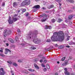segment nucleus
Masks as SVG:
<instances>
[{
  "instance_id": "nucleus-7",
  "label": "nucleus",
  "mask_w": 75,
  "mask_h": 75,
  "mask_svg": "<svg viewBox=\"0 0 75 75\" xmlns=\"http://www.w3.org/2000/svg\"><path fill=\"white\" fill-rule=\"evenodd\" d=\"M40 8V6L38 5L35 6L33 7V8H34L33 9L34 11H36L37 10V8Z\"/></svg>"
},
{
  "instance_id": "nucleus-35",
  "label": "nucleus",
  "mask_w": 75,
  "mask_h": 75,
  "mask_svg": "<svg viewBox=\"0 0 75 75\" xmlns=\"http://www.w3.org/2000/svg\"><path fill=\"white\" fill-rule=\"evenodd\" d=\"M38 58H36L35 59V62H36L37 61H38Z\"/></svg>"
},
{
  "instance_id": "nucleus-33",
  "label": "nucleus",
  "mask_w": 75,
  "mask_h": 75,
  "mask_svg": "<svg viewBox=\"0 0 75 75\" xmlns=\"http://www.w3.org/2000/svg\"><path fill=\"white\" fill-rule=\"evenodd\" d=\"M42 67H43V68H44V67H45V66L44 64H42Z\"/></svg>"
},
{
  "instance_id": "nucleus-57",
  "label": "nucleus",
  "mask_w": 75,
  "mask_h": 75,
  "mask_svg": "<svg viewBox=\"0 0 75 75\" xmlns=\"http://www.w3.org/2000/svg\"><path fill=\"white\" fill-rule=\"evenodd\" d=\"M42 9H43L44 10H45V8H44V7H43Z\"/></svg>"
},
{
  "instance_id": "nucleus-21",
  "label": "nucleus",
  "mask_w": 75,
  "mask_h": 75,
  "mask_svg": "<svg viewBox=\"0 0 75 75\" xmlns=\"http://www.w3.org/2000/svg\"><path fill=\"white\" fill-rule=\"evenodd\" d=\"M17 6V4L16 2H14L13 4V6L14 7H15V6Z\"/></svg>"
},
{
  "instance_id": "nucleus-16",
  "label": "nucleus",
  "mask_w": 75,
  "mask_h": 75,
  "mask_svg": "<svg viewBox=\"0 0 75 75\" xmlns=\"http://www.w3.org/2000/svg\"><path fill=\"white\" fill-rule=\"evenodd\" d=\"M67 1H69L70 3H74V1L73 0H66Z\"/></svg>"
},
{
  "instance_id": "nucleus-8",
  "label": "nucleus",
  "mask_w": 75,
  "mask_h": 75,
  "mask_svg": "<svg viewBox=\"0 0 75 75\" xmlns=\"http://www.w3.org/2000/svg\"><path fill=\"white\" fill-rule=\"evenodd\" d=\"M8 22L9 24H12L13 23V20H11V17H10V16H9V17Z\"/></svg>"
},
{
  "instance_id": "nucleus-10",
  "label": "nucleus",
  "mask_w": 75,
  "mask_h": 75,
  "mask_svg": "<svg viewBox=\"0 0 75 75\" xmlns=\"http://www.w3.org/2000/svg\"><path fill=\"white\" fill-rule=\"evenodd\" d=\"M5 51H6V52L5 53V54H7L8 52H9L10 53L11 52V51H10V50H9L8 49H6Z\"/></svg>"
},
{
  "instance_id": "nucleus-45",
  "label": "nucleus",
  "mask_w": 75,
  "mask_h": 75,
  "mask_svg": "<svg viewBox=\"0 0 75 75\" xmlns=\"http://www.w3.org/2000/svg\"><path fill=\"white\" fill-rule=\"evenodd\" d=\"M43 62V60H42V59H41L40 61V62Z\"/></svg>"
},
{
  "instance_id": "nucleus-51",
  "label": "nucleus",
  "mask_w": 75,
  "mask_h": 75,
  "mask_svg": "<svg viewBox=\"0 0 75 75\" xmlns=\"http://www.w3.org/2000/svg\"><path fill=\"white\" fill-rule=\"evenodd\" d=\"M3 27H0V30H2V29H3Z\"/></svg>"
},
{
  "instance_id": "nucleus-6",
  "label": "nucleus",
  "mask_w": 75,
  "mask_h": 75,
  "mask_svg": "<svg viewBox=\"0 0 75 75\" xmlns=\"http://www.w3.org/2000/svg\"><path fill=\"white\" fill-rule=\"evenodd\" d=\"M6 74V72L4 70L3 68L1 67L0 68V75H4Z\"/></svg>"
},
{
  "instance_id": "nucleus-29",
  "label": "nucleus",
  "mask_w": 75,
  "mask_h": 75,
  "mask_svg": "<svg viewBox=\"0 0 75 75\" xmlns=\"http://www.w3.org/2000/svg\"><path fill=\"white\" fill-rule=\"evenodd\" d=\"M46 67L47 69H50V66L48 65H46Z\"/></svg>"
},
{
  "instance_id": "nucleus-48",
  "label": "nucleus",
  "mask_w": 75,
  "mask_h": 75,
  "mask_svg": "<svg viewBox=\"0 0 75 75\" xmlns=\"http://www.w3.org/2000/svg\"><path fill=\"white\" fill-rule=\"evenodd\" d=\"M6 46H7V47H8V45H9V44L8 43H6Z\"/></svg>"
},
{
  "instance_id": "nucleus-58",
  "label": "nucleus",
  "mask_w": 75,
  "mask_h": 75,
  "mask_svg": "<svg viewBox=\"0 0 75 75\" xmlns=\"http://www.w3.org/2000/svg\"><path fill=\"white\" fill-rule=\"evenodd\" d=\"M1 50H4V48H1Z\"/></svg>"
},
{
  "instance_id": "nucleus-61",
  "label": "nucleus",
  "mask_w": 75,
  "mask_h": 75,
  "mask_svg": "<svg viewBox=\"0 0 75 75\" xmlns=\"http://www.w3.org/2000/svg\"><path fill=\"white\" fill-rule=\"evenodd\" d=\"M30 75H35V74H31Z\"/></svg>"
},
{
  "instance_id": "nucleus-12",
  "label": "nucleus",
  "mask_w": 75,
  "mask_h": 75,
  "mask_svg": "<svg viewBox=\"0 0 75 75\" xmlns=\"http://www.w3.org/2000/svg\"><path fill=\"white\" fill-rule=\"evenodd\" d=\"M8 40L11 42V43H14V40H13L12 39L9 38L8 39Z\"/></svg>"
},
{
  "instance_id": "nucleus-50",
  "label": "nucleus",
  "mask_w": 75,
  "mask_h": 75,
  "mask_svg": "<svg viewBox=\"0 0 75 75\" xmlns=\"http://www.w3.org/2000/svg\"><path fill=\"white\" fill-rule=\"evenodd\" d=\"M62 66H65V64H64V63H63L62 64Z\"/></svg>"
},
{
  "instance_id": "nucleus-18",
  "label": "nucleus",
  "mask_w": 75,
  "mask_h": 75,
  "mask_svg": "<svg viewBox=\"0 0 75 75\" xmlns=\"http://www.w3.org/2000/svg\"><path fill=\"white\" fill-rule=\"evenodd\" d=\"M28 71H30V72H34V70L33 69H28Z\"/></svg>"
},
{
  "instance_id": "nucleus-63",
  "label": "nucleus",
  "mask_w": 75,
  "mask_h": 75,
  "mask_svg": "<svg viewBox=\"0 0 75 75\" xmlns=\"http://www.w3.org/2000/svg\"><path fill=\"white\" fill-rule=\"evenodd\" d=\"M39 0H35L36 1H39Z\"/></svg>"
},
{
  "instance_id": "nucleus-46",
  "label": "nucleus",
  "mask_w": 75,
  "mask_h": 75,
  "mask_svg": "<svg viewBox=\"0 0 75 75\" xmlns=\"http://www.w3.org/2000/svg\"><path fill=\"white\" fill-rule=\"evenodd\" d=\"M66 47H67V48H69L70 47V46L68 45H66Z\"/></svg>"
},
{
  "instance_id": "nucleus-47",
  "label": "nucleus",
  "mask_w": 75,
  "mask_h": 75,
  "mask_svg": "<svg viewBox=\"0 0 75 75\" xmlns=\"http://www.w3.org/2000/svg\"><path fill=\"white\" fill-rule=\"evenodd\" d=\"M0 52H3V50H0Z\"/></svg>"
},
{
  "instance_id": "nucleus-14",
  "label": "nucleus",
  "mask_w": 75,
  "mask_h": 75,
  "mask_svg": "<svg viewBox=\"0 0 75 75\" xmlns=\"http://www.w3.org/2000/svg\"><path fill=\"white\" fill-rule=\"evenodd\" d=\"M34 66H35V68H36V69H40V68H39V67H38V66H37V64H35Z\"/></svg>"
},
{
  "instance_id": "nucleus-31",
  "label": "nucleus",
  "mask_w": 75,
  "mask_h": 75,
  "mask_svg": "<svg viewBox=\"0 0 75 75\" xmlns=\"http://www.w3.org/2000/svg\"><path fill=\"white\" fill-rule=\"evenodd\" d=\"M69 38H70V36H68L67 37V38L66 40L67 41H68V40H69Z\"/></svg>"
},
{
  "instance_id": "nucleus-2",
  "label": "nucleus",
  "mask_w": 75,
  "mask_h": 75,
  "mask_svg": "<svg viewBox=\"0 0 75 75\" xmlns=\"http://www.w3.org/2000/svg\"><path fill=\"white\" fill-rule=\"evenodd\" d=\"M32 35H31V34H29L27 37V39H30L31 38H35L33 40V42L34 43H35V44H39V43L40 42V40L37 38L36 35L34 36L31 37V36H32Z\"/></svg>"
},
{
  "instance_id": "nucleus-52",
  "label": "nucleus",
  "mask_w": 75,
  "mask_h": 75,
  "mask_svg": "<svg viewBox=\"0 0 75 75\" xmlns=\"http://www.w3.org/2000/svg\"><path fill=\"white\" fill-rule=\"evenodd\" d=\"M42 57H41V58H42V59H45V57H42Z\"/></svg>"
},
{
  "instance_id": "nucleus-40",
  "label": "nucleus",
  "mask_w": 75,
  "mask_h": 75,
  "mask_svg": "<svg viewBox=\"0 0 75 75\" xmlns=\"http://www.w3.org/2000/svg\"><path fill=\"white\" fill-rule=\"evenodd\" d=\"M28 15H29V13H27L26 14L25 16H26V17H27V16H28Z\"/></svg>"
},
{
  "instance_id": "nucleus-9",
  "label": "nucleus",
  "mask_w": 75,
  "mask_h": 75,
  "mask_svg": "<svg viewBox=\"0 0 75 75\" xmlns=\"http://www.w3.org/2000/svg\"><path fill=\"white\" fill-rule=\"evenodd\" d=\"M51 28H52V27L50 26H48L46 25L45 26V29H46L47 30L48 29H50V30H51Z\"/></svg>"
},
{
  "instance_id": "nucleus-22",
  "label": "nucleus",
  "mask_w": 75,
  "mask_h": 75,
  "mask_svg": "<svg viewBox=\"0 0 75 75\" xmlns=\"http://www.w3.org/2000/svg\"><path fill=\"white\" fill-rule=\"evenodd\" d=\"M64 47L62 45L60 46L59 47V49H62V48H63Z\"/></svg>"
},
{
  "instance_id": "nucleus-38",
  "label": "nucleus",
  "mask_w": 75,
  "mask_h": 75,
  "mask_svg": "<svg viewBox=\"0 0 75 75\" xmlns=\"http://www.w3.org/2000/svg\"><path fill=\"white\" fill-rule=\"evenodd\" d=\"M26 11V9H24L23 11H22L23 12H25Z\"/></svg>"
},
{
  "instance_id": "nucleus-53",
  "label": "nucleus",
  "mask_w": 75,
  "mask_h": 75,
  "mask_svg": "<svg viewBox=\"0 0 75 75\" xmlns=\"http://www.w3.org/2000/svg\"><path fill=\"white\" fill-rule=\"evenodd\" d=\"M18 33H20V29H18Z\"/></svg>"
},
{
  "instance_id": "nucleus-19",
  "label": "nucleus",
  "mask_w": 75,
  "mask_h": 75,
  "mask_svg": "<svg viewBox=\"0 0 75 75\" xmlns=\"http://www.w3.org/2000/svg\"><path fill=\"white\" fill-rule=\"evenodd\" d=\"M70 45H72L73 44H75V43L72 42H71L69 43Z\"/></svg>"
},
{
  "instance_id": "nucleus-55",
  "label": "nucleus",
  "mask_w": 75,
  "mask_h": 75,
  "mask_svg": "<svg viewBox=\"0 0 75 75\" xmlns=\"http://www.w3.org/2000/svg\"><path fill=\"white\" fill-rule=\"evenodd\" d=\"M47 62V61L46 60H45L44 61V63H45V62Z\"/></svg>"
},
{
  "instance_id": "nucleus-43",
  "label": "nucleus",
  "mask_w": 75,
  "mask_h": 75,
  "mask_svg": "<svg viewBox=\"0 0 75 75\" xmlns=\"http://www.w3.org/2000/svg\"><path fill=\"white\" fill-rule=\"evenodd\" d=\"M64 70L65 71V72L67 71V68H64Z\"/></svg>"
},
{
  "instance_id": "nucleus-36",
  "label": "nucleus",
  "mask_w": 75,
  "mask_h": 75,
  "mask_svg": "<svg viewBox=\"0 0 75 75\" xmlns=\"http://www.w3.org/2000/svg\"><path fill=\"white\" fill-rule=\"evenodd\" d=\"M2 6H5V3H3L2 4Z\"/></svg>"
},
{
  "instance_id": "nucleus-11",
  "label": "nucleus",
  "mask_w": 75,
  "mask_h": 75,
  "mask_svg": "<svg viewBox=\"0 0 75 75\" xmlns=\"http://www.w3.org/2000/svg\"><path fill=\"white\" fill-rule=\"evenodd\" d=\"M12 20L13 21H14V22H16V21H17L18 20H19V19H18V18H12Z\"/></svg>"
},
{
  "instance_id": "nucleus-39",
  "label": "nucleus",
  "mask_w": 75,
  "mask_h": 75,
  "mask_svg": "<svg viewBox=\"0 0 75 75\" xmlns=\"http://www.w3.org/2000/svg\"><path fill=\"white\" fill-rule=\"evenodd\" d=\"M18 62H22V60H19L18 61Z\"/></svg>"
},
{
  "instance_id": "nucleus-60",
  "label": "nucleus",
  "mask_w": 75,
  "mask_h": 75,
  "mask_svg": "<svg viewBox=\"0 0 75 75\" xmlns=\"http://www.w3.org/2000/svg\"><path fill=\"white\" fill-rule=\"evenodd\" d=\"M69 58L70 59H72V57H70Z\"/></svg>"
},
{
  "instance_id": "nucleus-1",
  "label": "nucleus",
  "mask_w": 75,
  "mask_h": 75,
  "mask_svg": "<svg viewBox=\"0 0 75 75\" xmlns=\"http://www.w3.org/2000/svg\"><path fill=\"white\" fill-rule=\"evenodd\" d=\"M64 34L61 31H59L58 33L55 32L51 38L52 41H59L60 40L63 41L64 40Z\"/></svg>"
},
{
  "instance_id": "nucleus-4",
  "label": "nucleus",
  "mask_w": 75,
  "mask_h": 75,
  "mask_svg": "<svg viewBox=\"0 0 75 75\" xmlns=\"http://www.w3.org/2000/svg\"><path fill=\"white\" fill-rule=\"evenodd\" d=\"M11 33V31L7 30H5L4 31V37H6L7 35H10Z\"/></svg>"
},
{
  "instance_id": "nucleus-26",
  "label": "nucleus",
  "mask_w": 75,
  "mask_h": 75,
  "mask_svg": "<svg viewBox=\"0 0 75 75\" xmlns=\"http://www.w3.org/2000/svg\"><path fill=\"white\" fill-rule=\"evenodd\" d=\"M16 40L17 42H18V41H19L18 40V37L17 36L16 37Z\"/></svg>"
},
{
  "instance_id": "nucleus-15",
  "label": "nucleus",
  "mask_w": 75,
  "mask_h": 75,
  "mask_svg": "<svg viewBox=\"0 0 75 75\" xmlns=\"http://www.w3.org/2000/svg\"><path fill=\"white\" fill-rule=\"evenodd\" d=\"M62 19H61L60 18H59L58 19L57 22H58L59 23H60V22H61V21H62Z\"/></svg>"
},
{
  "instance_id": "nucleus-56",
  "label": "nucleus",
  "mask_w": 75,
  "mask_h": 75,
  "mask_svg": "<svg viewBox=\"0 0 75 75\" xmlns=\"http://www.w3.org/2000/svg\"><path fill=\"white\" fill-rule=\"evenodd\" d=\"M43 4H44V5H45L46 4V2H44V3H43Z\"/></svg>"
},
{
  "instance_id": "nucleus-3",
  "label": "nucleus",
  "mask_w": 75,
  "mask_h": 75,
  "mask_svg": "<svg viewBox=\"0 0 75 75\" xmlns=\"http://www.w3.org/2000/svg\"><path fill=\"white\" fill-rule=\"evenodd\" d=\"M30 0H25L21 4V6H22L25 5H29L30 4Z\"/></svg>"
},
{
  "instance_id": "nucleus-27",
  "label": "nucleus",
  "mask_w": 75,
  "mask_h": 75,
  "mask_svg": "<svg viewBox=\"0 0 75 75\" xmlns=\"http://www.w3.org/2000/svg\"><path fill=\"white\" fill-rule=\"evenodd\" d=\"M65 57H63L62 59V61H64V60H65Z\"/></svg>"
},
{
  "instance_id": "nucleus-49",
  "label": "nucleus",
  "mask_w": 75,
  "mask_h": 75,
  "mask_svg": "<svg viewBox=\"0 0 75 75\" xmlns=\"http://www.w3.org/2000/svg\"><path fill=\"white\" fill-rule=\"evenodd\" d=\"M54 45H55V47H58V45L57 44H55Z\"/></svg>"
},
{
  "instance_id": "nucleus-28",
  "label": "nucleus",
  "mask_w": 75,
  "mask_h": 75,
  "mask_svg": "<svg viewBox=\"0 0 75 75\" xmlns=\"http://www.w3.org/2000/svg\"><path fill=\"white\" fill-rule=\"evenodd\" d=\"M7 62H8V63L9 64H12V62H11V61H7Z\"/></svg>"
},
{
  "instance_id": "nucleus-30",
  "label": "nucleus",
  "mask_w": 75,
  "mask_h": 75,
  "mask_svg": "<svg viewBox=\"0 0 75 75\" xmlns=\"http://www.w3.org/2000/svg\"><path fill=\"white\" fill-rule=\"evenodd\" d=\"M56 1H57V2H61V0H54Z\"/></svg>"
},
{
  "instance_id": "nucleus-20",
  "label": "nucleus",
  "mask_w": 75,
  "mask_h": 75,
  "mask_svg": "<svg viewBox=\"0 0 75 75\" xmlns=\"http://www.w3.org/2000/svg\"><path fill=\"white\" fill-rule=\"evenodd\" d=\"M64 73L66 75H69L70 74L67 71H65Z\"/></svg>"
},
{
  "instance_id": "nucleus-42",
  "label": "nucleus",
  "mask_w": 75,
  "mask_h": 75,
  "mask_svg": "<svg viewBox=\"0 0 75 75\" xmlns=\"http://www.w3.org/2000/svg\"><path fill=\"white\" fill-rule=\"evenodd\" d=\"M43 71H47V69H46L45 68H44L43 69Z\"/></svg>"
},
{
  "instance_id": "nucleus-32",
  "label": "nucleus",
  "mask_w": 75,
  "mask_h": 75,
  "mask_svg": "<svg viewBox=\"0 0 75 75\" xmlns=\"http://www.w3.org/2000/svg\"><path fill=\"white\" fill-rule=\"evenodd\" d=\"M46 42H51V40L50 39H48L46 40Z\"/></svg>"
},
{
  "instance_id": "nucleus-25",
  "label": "nucleus",
  "mask_w": 75,
  "mask_h": 75,
  "mask_svg": "<svg viewBox=\"0 0 75 75\" xmlns=\"http://www.w3.org/2000/svg\"><path fill=\"white\" fill-rule=\"evenodd\" d=\"M0 56H1V57H4V56H5V55H4L3 54L0 53Z\"/></svg>"
},
{
  "instance_id": "nucleus-59",
  "label": "nucleus",
  "mask_w": 75,
  "mask_h": 75,
  "mask_svg": "<svg viewBox=\"0 0 75 75\" xmlns=\"http://www.w3.org/2000/svg\"><path fill=\"white\" fill-rule=\"evenodd\" d=\"M69 23L70 24H72V22H70Z\"/></svg>"
},
{
  "instance_id": "nucleus-5",
  "label": "nucleus",
  "mask_w": 75,
  "mask_h": 75,
  "mask_svg": "<svg viewBox=\"0 0 75 75\" xmlns=\"http://www.w3.org/2000/svg\"><path fill=\"white\" fill-rule=\"evenodd\" d=\"M43 16H45V18H43L41 20L42 22H44V21H45L47 19V18H46V17H47V15H46L45 13H43L41 15H40V17H43Z\"/></svg>"
},
{
  "instance_id": "nucleus-41",
  "label": "nucleus",
  "mask_w": 75,
  "mask_h": 75,
  "mask_svg": "<svg viewBox=\"0 0 75 75\" xmlns=\"http://www.w3.org/2000/svg\"><path fill=\"white\" fill-rule=\"evenodd\" d=\"M64 63L65 64V65H67V64H68V62H66Z\"/></svg>"
},
{
  "instance_id": "nucleus-64",
  "label": "nucleus",
  "mask_w": 75,
  "mask_h": 75,
  "mask_svg": "<svg viewBox=\"0 0 75 75\" xmlns=\"http://www.w3.org/2000/svg\"><path fill=\"white\" fill-rule=\"evenodd\" d=\"M73 40H75V38H73Z\"/></svg>"
},
{
  "instance_id": "nucleus-44",
  "label": "nucleus",
  "mask_w": 75,
  "mask_h": 75,
  "mask_svg": "<svg viewBox=\"0 0 75 75\" xmlns=\"http://www.w3.org/2000/svg\"><path fill=\"white\" fill-rule=\"evenodd\" d=\"M65 21L66 23H68V19H66L65 20Z\"/></svg>"
},
{
  "instance_id": "nucleus-62",
  "label": "nucleus",
  "mask_w": 75,
  "mask_h": 75,
  "mask_svg": "<svg viewBox=\"0 0 75 75\" xmlns=\"http://www.w3.org/2000/svg\"><path fill=\"white\" fill-rule=\"evenodd\" d=\"M57 64H59V62H57Z\"/></svg>"
},
{
  "instance_id": "nucleus-34",
  "label": "nucleus",
  "mask_w": 75,
  "mask_h": 75,
  "mask_svg": "<svg viewBox=\"0 0 75 75\" xmlns=\"http://www.w3.org/2000/svg\"><path fill=\"white\" fill-rule=\"evenodd\" d=\"M16 12H17L18 13H20V10L19 9H18L17 11H16Z\"/></svg>"
},
{
  "instance_id": "nucleus-37",
  "label": "nucleus",
  "mask_w": 75,
  "mask_h": 75,
  "mask_svg": "<svg viewBox=\"0 0 75 75\" xmlns=\"http://www.w3.org/2000/svg\"><path fill=\"white\" fill-rule=\"evenodd\" d=\"M31 48L33 49V50H35L36 49V48L34 47H31Z\"/></svg>"
},
{
  "instance_id": "nucleus-17",
  "label": "nucleus",
  "mask_w": 75,
  "mask_h": 75,
  "mask_svg": "<svg viewBox=\"0 0 75 75\" xmlns=\"http://www.w3.org/2000/svg\"><path fill=\"white\" fill-rule=\"evenodd\" d=\"M54 7V6L53 5H52L48 7V8L50 9V8H53Z\"/></svg>"
},
{
  "instance_id": "nucleus-54",
  "label": "nucleus",
  "mask_w": 75,
  "mask_h": 75,
  "mask_svg": "<svg viewBox=\"0 0 75 75\" xmlns=\"http://www.w3.org/2000/svg\"><path fill=\"white\" fill-rule=\"evenodd\" d=\"M55 75H58V73H56Z\"/></svg>"
},
{
  "instance_id": "nucleus-13",
  "label": "nucleus",
  "mask_w": 75,
  "mask_h": 75,
  "mask_svg": "<svg viewBox=\"0 0 75 75\" xmlns=\"http://www.w3.org/2000/svg\"><path fill=\"white\" fill-rule=\"evenodd\" d=\"M72 18V16L71 15H70L68 17L69 20H71Z\"/></svg>"
},
{
  "instance_id": "nucleus-23",
  "label": "nucleus",
  "mask_w": 75,
  "mask_h": 75,
  "mask_svg": "<svg viewBox=\"0 0 75 75\" xmlns=\"http://www.w3.org/2000/svg\"><path fill=\"white\" fill-rule=\"evenodd\" d=\"M52 23H55V20L54 19H52Z\"/></svg>"
},
{
  "instance_id": "nucleus-24",
  "label": "nucleus",
  "mask_w": 75,
  "mask_h": 75,
  "mask_svg": "<svg viewBox=\"0 0 75 75\" xmlns=\"http://www.w3.org/2000/svg\"><path fill=\"white\" fill-rule=\"evenodd\" d=\"M13 65H14V66H15V67H17V64L16 63H13Z\"/></svg>"
}]
</instances>
